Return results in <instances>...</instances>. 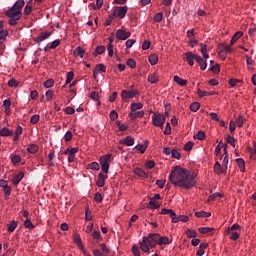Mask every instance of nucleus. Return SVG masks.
<instances>
[{"label":"nucleus","mask_w":256,"mask_h":256,"mask_svg":"<svg viewBox=\"0 0 256 256\" xmlns=\"http://www.w3.org/2000/svg\"><path fill=\"white\" fill-rule=\"evenodd\" d=\"M6 16H8L9 19H21V17H23V12L11 7L6 11Z\"/></svg>","instance_id":"7"},{"label":"nucleus","mask_w":256,"mask_h":256,"mask_svg":"<svg viewBox=\"0 0 256 256\" xmlns=\"http://www.w3.org/2000/svg\"><path fill=\"white\" fill-rule=\"evenodd\" d=\"M73 139V133L71 131H67L66 134L64 135V140L66 142L71 141Z\"/></svg>","instance_id":"62"},{"label":"nucleus","mask_w":256,"mask_h":256,"mask_svg":"<svg viewBox=\"0 0 256 256\" xmlns=\"http://www.w3.org/2000/svg\"><path fill=\"white\" fill-rule=\"evenodd\" d=\"M39 119H41V116H39V114H35L30 118V123H32V125H36V123H39Z\"/></svg>","instance_id":"46"},{"label":"nucleus","mask_w":256,"mask_h":256,"mask_svg":"<svg viewBox=\"0 0 256 256\" xmlns=\"http://www.w3.org/2000/svg\"><path fill=\"white\" fill-rule=\"evenodd\" d=\"M147 81H148V83L155 85V83H157L159 81V76H157V73H153L148 76Z\"/></svg>","instance_id":"21"},{"label":"nucleus","mask_w":256,"mask_h":256,"mask_svg":"<svg viewBox=\"0 0 256 256\" xmlns=\"http://www.w3.org/2000/svg\"><path fill=\"white\" fill-rule=\"evenodd\" d=\"M186 235L187 237H189V239H195V237H197V231L193 229H188L186 230Z\"/></svg>","instance_id":"36"},{"label":"nucleus","mask_w":256,"mask_h":256,"mask_svg":"<svg viewBox=\"0 0 256 256\" xmlns=\"http://www.w3.org/2000/svg\"><path fill=\"white\" fill-rule=\"evenodd\" d=\"M94 200L96 201V203H101L103 201V195L97 192L94 196Z\"/></svg>","instance_id":"63"},{"label":"nucleus","mask_w":256,"mask_h":256,"mask_svg":"<svg viewBox=\"0 0 256 256\" xmlns=\"http://www.w3.org/2000/svg\"><path fill=\"white\" fill-rule=\"evenodd\" d=\"M3 191H4V195L7 199V197H10L11 196V186H5L3 188Z\"/></svg>","instance_id":"58"},{"label":"nucleus","mask_w":256,"mask_h":256,"mask_svg":"<svg viewBox=\"0 0 256 256\" xmlns=\"http://www.w3.org/2000/svg\"><path fill=\"white\" fill-rule=\"evenodd\" d=\"M132 253L134 256H141V251L138 246H132Z\"/></svg>","instance_id":"61"},{"label":"nucleus","mask_w":256,"mask_h":256,"mask_svg":"<svg viewBox=\"0 0 256 256\" xmlns=\"http://www.w3.org/2000/svg\"><path fill=\"white\" fill-rule=\"evenodd\" d=\"M3 107L6 109V111H9V109H11V100L10 99L4 100Z\"/></svg>","instance_id":"59"},{"label":"nucleus","mask_w":256,"mask_h":256,"mask_svg":"<svg viewBox=\"0 0 256 256\" xmlns=\"http://www.w3.org/2000/svg\"><path fill=\"white\" fill-rule=\"evenodd\" d=\"M96 73H105L107 71V66L105 64H97L94 68Z\"/></svg>","instance_id":"27"},{"label":"nucleus","mask_w":256,"mask_h":256,"mask_svg":"<svg viewBox=\"0 0 256 256\" xmlns=\"http://www.w3.org/2000/svg\"><path fill=\"white\" fill-rule=\"evenodd\" d=\"M205 137H206L205 131L200 130L196 135L193 136V139H197L198 141H205Z\"/></svg>","instance_id":"24"},{"label":"nucleus","mask_w":256,"mask_h":256,"mask_svg":"<svg viewBox=\"0 0 256 256\" xmlns=\"http://www.w3.org/2000/svg\"><path fill=\"white\" fill-rule=\"evenodd\" d=\"M51 35L52 32H41L36 38H34V41L37 43V45H40L41 42L49 39Z\"/></svg>","instance_id":"10"},{"label":"nucleus","mask_w":256,"mask_h":256,"mask_svg":"<svg viewBox=\"0 0 256 256\" xmlns=\"http://www.w3.org/2000/svg\"><path fill=\"white\" fill-rule=\"evenodd\" d=\"M169 181L175 187H181V189L189 191V189H193L197 185V176L187 169L175 166L170 172Z\"/></svg>","instance_id":"1"},{"label":"nucleus","mask_w":256,"mask_h":256,"mask_svg":"<svg viewBox=\"0 0 256 256\" xmlns=\"http://www.w3.org/2000/svg\"><path fill=\"white\" fill-rule=\"evenodd\" d=\"M135 175H138V177H147V173L145 172V170L141 169V168H136L134 170Z\"/></svg>","instance_id":"38"},{"label":"nucleus","mask_w":256,"mask_h":256,"mask_svg":"<svg viewBox=\"0 0 256 256\" xmlns=\"http://www.w3.org/2000/svg\"><path fill=\"white\" fill-rule=\"evenodd\" d=\"M172 157L173 159H181V153L177 151V149H172Z\"/></svg>","instance_id":"56"},{"label":"nucleus","mask_w":256,"mask_h":256,"mask_svg":"<svg viewBox=\"0 0 256 256\" xmlns=\"http://www.w3.org/2000/svg\"><path fill=\"white\" fill-rule=\"evenodd\" d=\"M157 245H159V233H150L143 237V241L140 242V249L144 253H149V247L154 249Z\"/></svg>","instance_id":"2"},{"label":"nucleus","mask_w":256,"mask_h":256,"mask_svg":"<svg viewBox=\"0 0 256 256\" xmlns=\"http://www.w3.org/2000/svg\"><path fill=\"white\" fill-rule=\"evenodd\" d=\"M129 37H131V32H127L123 29L116 31V39H119L120 41H126V39H129Z\"/></svg>","instance_id":"8"},{"label":"nucleus","mask_w":256,"mask_h":256,"mask_svg":"<svg viewBox=\"0 0 256 256\" xmlns=\"http://www.w3.org/2000/svg\"><path fill=\"white\" fill-rule=\"evenodd\" d=\"M17 229V221H12L10 224H8V232L13 233Z\"/></svg>","instance_id":"43"},{"label":"nucleus","mask_w":256,"mask_h":256,"mask_svg":"<svg viewBox=\"0 0 256 256\" xmlns=\"http://www.w3.org/2000/svg\"><path fill=\"white\" fill-rule=\"evenodd\" d=\"M88 168L92 169V171H99V169H100L99 163L91 162L90 164H88Z\"/></svg>","instance_id":"44"},{"label":"nucleus","mask_w":256,"mask_h":256,"mask_svg":"<svg viewBox=\"0 0 256 256\" xmlns=\"http://www.w3.org/2000/svg\"><path fill=\"white\" fill-rule=\"evenodd\" d=\"M136 95H139L137 90H122L121 92L122 99H133Z\"/></svg>","instance_id":"9"},{"label":"nucleus","mask_w":256,"mask_h":256,"mask_svg":"<svg viewBox=\"0 0 256 256\" xmlns=\"http://www.w3.org/2000/svg\"><path fill=\"white\" fill-rule=\"evenodd\" d=\"M236 163L240 171H242V173H245V160H243V158H238L236 159Z\"/></svg>","instance_id":"25"},{"label":"nucleus","mask_w":256,"mask_h":256,"mask_svg":"<svg viewBox=\"0 0 256 256\" xmlns=\"http://www.w3.org/2000/svg\"><path fill=\"white\" fill-rule=\"evenodd\" d=\"M116 125L120 131H127V129H129L127 125L121 124V121H117Z\"/></svg>","instance_id":"52"},{"label":"nucleus","mask_w":256,"mask_h":256,"mask_svg":"<svg viewBox=\"0 0 256 256\" xmlns=\"http://www.w3.org/2000/svg\"><path fill=\"white\" fill-rule=\"evenodd\" d=\"M215 228L211 227H200L198 228V231L202 233V235H207V233H211V231H214Z\"/></svg>","instance_id":"31"},{"label":"nucleus","mask_w":256,"mask_h":256,"mask_svg":"<svg viewBox=\"0 0 256 256\" xmlns=\"http://www.w3.org/2000/svg\"><path fill=\"white\" fill-rule=\"evenodd\" d=\"M165 115L159 114V113H154L152 116V125L154 127H160V129H163V126L165 125Z\"/></svg>","instance_id":"4"},{"label":"nucleus","mask_w":256,"mask_h":256,"mask_svg":"<svg viewBox=\"0 0 256 256\" xmlns=\"http://www.w3.org/2000/svg\"><path fill=\"white\" fill-rule=\"evenodd\" d=\"M194 145H195V143H193L192 141H189L184 145L183 149H184V151H191V149H193Z\"/></svg>","instance_id":"51"},{"label":"nucleus","mask_w":256,"mask_h":256,"mask_svg":"<svg viewBox=\"0 0 256 256\" xmlns=\"http://www.w3.org/2000/svg\"><path fill=\"white\" fill-rule=\"evenodd\" d=\"M25 6V0H17L12 8L16 9V11H21L23 7Z\"/></svg>","instance_id":"20"},{"label":"nucleus","mask_w":256,"mask_h":256,"mask_svg":"<svg viewBox=\"0 0 256 256\" xmlns=\"http://www.w3.org/2000/svg\"><path fill=\"white\" fill-rule=\"evenodd\" d=\"M1 137H11L13 136V131L9 130V128L4 127L0 130Z\"/></svg>","instance_id":"18"},{"label":"nucleus","mask_w":256,"mask_h":256,"mask_svg":"<svg viewBox=\"0 0 256 256\" xmlns=\"http://www.w3.org/2000/svg\"><path fill=\"white\" fill-rule=\"evenodd\" d=\"M11 161L14 164L21 163V156L20 155H12Z\"/></svg>","instance_id":"57"},{"label":"nucleus","mask_w":256,"mask_h":256,"mask_svg":"<svg viewBox=\"0 0 256 256\" xmlns=\"http://www.w3.org/2000/svg\"><path fill=\"white\" fill-rule=\"evenodd\" d=\"M148 61L150 65H155L159 61V56H157L156 54H152L148 57Z\"/></svg>","instance_id":"28"},{"label":"nucleus","mask_w":256,"mask_h":256,"mask_svg":"<svg viewBox=\"0 0 256 256\" xmlns=\"http://www.w3.org/2000/svg\"><path fill=\"white\" fill-rule=\"evenodd\" d=\"M120 143L126 145V147H133V145H135V139L131 136H127L125 139L121 140Z\"/></svg>","instance_id":"12"},{"label":"nucleus","mask_w":256,"mask_h":256,"mask_svg":"<svg viewBox=\"0 0 256 256\" xmlns=\"http://www.w3.org/2000/svg\"><path fill=\"white\" fill-rule=\"evenodd\" d=\"M197 95L199 97H207L208 95H217V92L212 91V92H207V91H203L201 89L197 90Z\"/></svg>","instance_id":"23"},{"label":"nucleus","mask_w":256,"mask_h":256,"mask_svg":"<svg viewBox=\"0 0 256 256\" xmlns=\"http://www.w3.org/2000/svg\"><path fill=\"white\" fill-rule=\"evenodd\" d=\"M18 85H19V82H17V80H15V79H10L8 81V86L9 87H17Z\"/></svg>","instance_id":"64"},{"label":"nucleus","mask_w":256,"mask_h":256,"mask_svg":"<svg viewBox=\"0 0 256 256\" xmlns=\"http://www.w3.org/2000/svg\"><path fill=\"white\" fill-rule=\"evenodd\" d=\"M55 85V80L53 79H48L44 82V87L46 89H51V87H53Z\"/></svg>","instance_id":"42"},{"label":"nucleus","mask_w":256,"mask_h":256,"mask_svg":"<svg viewBox=\"0 0 256 256\" xmlns=\"http://www.w3.org/2000/svg\"><path fill=\"white\" fill-rule=\"evenodd\" d=\"M185 57L188 65H190V67H193V65H195V62H193L195 60V54H193V52H187L185 53Z\"/></svg>","instance_id":"13"},{"label":"nucleus","mask_w":256,"mask_h":256,"mask_svg":"<svg viewBox=\"0 0 256 256\" xmlns=\"http://www.w3.org/2000/svg\"><path fill=\"white\" fill-rule=\"evenodd\" d=\"M93 219V215L91 214V210L86 208L85 210V221H91Z\"/></svg>","instance_id":"50"},{"label":"nucleus","mask_w":256,"mask_h":256,"mask_svg":"<svg viewBox=\"0 0 256 256\" xmlns=\"http://www.w3.org/2000/svg\"><path fill=\"white\" fill-rule=\"evenodd\" d=\"M243 123H245V118L240 114L236 120V125L237 127H243Z\"/></svg>","instance_id":"45"},{"label":"nucleus","mask_w":256,"mask_h":256,"mask_svg":"<svg viewBox=\"0 0 256 256\" xmlns=\"http://www.w3.org/2000/svg\"><path fill=\"white\" fill-rule=\"evenodd\" d=\"M154 21L156 23H161V21H163V14H162V12H159V13L155 14Z\"/></svg>","instance_id":"53"},{"label":"nucleus","mask_w":256,"mask_h":256,"mask_svg":"<svg viewBox=\"0 0 256 256\" xmlns=\"http://www.w3.org/2000/svg\"><path fill=\"white\" fill-rule=\"evenodd\" d=\"M241 37H243V32L242 31L236 32L230 40V47H233V45H235V43H237V41H239Z\"/></svg>","instance_id":"14"},{"label":"nucleus","mask_w":256,"mask_h":256,"mask_svg":"<svg viewBox=\"0 0 256 256\" xmlns=\"http://www.w3.org/2000/svg\"><path fill=\"white\" fill-rule=\"evenodd\" d=\"M127 6H115L113 8V17H119V19H125V15H127L128 11Z\"/></svg>","instance_id":"5"},{"label":"nucleus","mask_w":256,"mask_h":256,"mask_svg":"<svg viewBox=\"0 0 256 256\" xmlns=\"http://www.w3.org/2000/svg\"><path fill=\"white\" fill-rule=\"evenodd\" d=\"M126 64L128 67H130V69H135V67H137V62H135L132 58H129Z\"/></svg>","instance_id":"47"},{"label":"nucleus","mask_w":256,"mask_h":256,"mask_svg":"<svg viewBox=\"0 0 256 256\" xmlns=\"http://www.w3.org/2000/svg\"><path fill=\"white\" fill-rule=\"evenodd\" d=\"M214 171L216 175H222L223 173H227V169L221 166V163H219V161H216L214 165Z\"/></svg>","instance_id":"11"},{"label":"nucleus","mask_w":256,"mask_h":256,"mask_svg":"<svg viewBox=\"0 0 256 256\" xmlns=\"http://www.w3.org/2000/svg\"><path fill=\"white\" fill-rule=\"evenodd\" d=\"M159 207H161V204L155 202L153 199H150L148 209H159Z\"/></svg>","instance_id":"29"},{"label":"nucleus","mask_w":256,"mask_h":256,"mask_svg":"<svg viewBox=\"0 0 256 256\" xmlns=\"http://www.w3.org/2000/svg\"><path fill=\"white\" fill-rule=\"evenodd\" d=\"M200 108H201V104L199 102H193L190 105V111H193V113H197V111H199Z\"/></svg>","instance_id":"32"},{"label":"nucleus","mask_w":256,"mask_h":256,"mask_svg":"<svg viewBox=\"0 0 256 256\" xmlns=\"http://www.w3.org/2000/svg\"><path fill=\"white\" fill-rule=\"evenodd\" d=\"M73 77H75V73H73L72 71L68 72L66 75V85H69V83H71L73 81Z\"/></svg>","instance_id":"41"},{"label":"nucleus","mask_w":256,"mask_h":256,"mask_svg":"<svg viewBox=\"0 0 256 256\" xmlns=\"http://www.w3.org/2000/svg\"><path fill=\"white\" fill-rule=\"evenodd\" d=\"M174 81L177 83V85H180V87H187V80L182 79L179 76H174Z\"/></svg>","instance_id":"19"},{"label":"nucleus","mask_w":256,"mask_h":256,"mask_svg":"<svg viewBox=\"0 0 256 256\" xmlns=\"http://www.w3.org/2000/svg\"><path fill=\"white\" fill-rule=\"evenodd\" d=\"M235 138H233L231 135H228L226 137V143H228L229 145H232L233 147H235Z\"/></svg>","instance_id":"55"},{"label":"nucleus","mask_w":256,"mask_h":256,"mask_svg":"<svg viewBox=\"0 0 256 256\" xmlns=\"http://www.w3.org/2000/svg\"><path fill=\"white\" fill-rule=\"evenodd\" d=\"M24 177H25V174L23 172H20L18 175H15L12 178L13 185L17 186L18 183H21V181L23 180Z\"/></svg>","instance_id":"16"},{"label":"nucleus","mask_w":256,"mask_h":256,"mask_svg":"<svg viewBox=\"0 0 256 256\" xmlns=\"http://www.w3.org/2000/svg\"><path fill=\"white\" fill-rule=\"evenodd\" d=\"M59 45H61V40L56 39L50 44L49 49H57Z\"/></svg>","instance_id":"49"},{"label":"nucleus","mask_w":256,"mask_h":256,"mask_svg":"<svg viewBox=\"0 0 256 256\" xmlns=\"http://www.w3.org/2000/svg\"><path fill=\"white\" fill-rule=\"evenodd\" d=\"M74 55L83 58V55H85V50L81 48V46H78L74 51Z\"/></svg>","instance_id":"33"},{"label":"nucleus","mask_w":256,"mask_h":256,"mask_svg":"<svg viewBox=\"0 0 256 256\" xmlns=\"http://www.w3.org/2000/svg\"><path fill=\"white\" fill-rule=\"evenodd\" d=\"M37 151H39V147L35 144H31L27 148L28 153H37Z\"/></svg>","instance_id":"39"},{"label":"nucleus","mask_w":256,"mask_h":256,"mask_svg":"<svg viewBox=\"0 0 256 256\" xmlns=\"http://www.w3.org/2000/svg\"><path fill=\"white\" fill-rule=\"evenodd\" d=\"M170 243L171 242H169V237L159 235L158 245H169Z\"/></svg>","instance_id":"22"},{"label":"nucleus","mask_w":256,"mask_h":256,"mask_svg":"<svg viewBox=\"0 0 256 256\" xmlns=\"http://www.w3.org/2000/svg\"><path fill=\"white\" fill-rule=\"evenodd\" d=\"M161 215H170V217H173L175 215V211L173 209L163 208L161 210Z\"/></svg>","instance_id":"35"},{"label":"nucleus","mask_w":256,"mask_h":256,"mask_svg":"<svg viewBox=\"0 0 256 256\" xmlns=\"http://www.w3.org/2000/svg\"><path fill=\"white\" fill-rule=\"evenodd\" d=\"M105 46L101 45V46H98L96 49H95V52H94V55H103V53H105Z\"/></svg>","instance_id":"40"},{"label":"nucleus","mask_w":256,"mask_h":256,"mask_svg":"<svg viewBox=\"0 0 256 256\" xmlns=\"http://www.w3.org/2000/svg\"><path fill=\"white\" fill-rule=\"evenodd\" d=\"M200 53L202 54V57L198 54H195V61L200 66L201 71H205L207 69V58L209 57V54L207 53V44H200ZM204 59V60H203Z\"/></svg>","instance_id":"3"},{"label":"nucleus","mask_w":256,"mask_h":256,"mask_svg":"<svg viewBox=\"0 0 256 256\" xmlns=\"http://www.w3.org/2000/svg\"><path fill=\"white\" fill-rule=\"evenodd\" d=\"M24 226L26 227V229H35V225H33V223L31 222V220L27 219L24 222Z\"/></svg>","instance_id":"60"},{"label":"nucleus","mask_w":256,"mask_h":256,"mask_svg":"<svg viewBox=\"0 0 256 256\" xmlns=\"http://www.w3.org/2000/svg\"><path fill=\"white\" fill-rule=\"evenodd\" d=\"M107 179V176L103 175V173H100L98 175V180L96 182V185L98 187H105V180Z\"/></svg>","instance_id":"17"},{"label":"nucleus","mask_w":256,"mask_h":256,"mask_svg":"<svg viewBox=\"0 0 256 256\" xmlns=\"http://www.w3.org/2000/svg\"><path fill=\"white\" fill-rule=\"evenodd\" d=\"M130 108H131V111L136 112V111H138V109H143V103H141V102L132 103Z\"/></svg>","instance_id":"30"},{"label":"nucleus","mask_w":256,"mask_h":256,"mask_svg":"<svg viewBox=\"0 0 256 256\" xmlns=\"http://www.w3.org/2000/svg\"><path fill=\"white\" fill-rule=\"evenodd\" d=\"M109 117L111 121H117V119L119 118V114L117 113V111L112 110L109 114Z\"/></svg>","instance_id":"48"},{"label":"nucleus","mask_w":256,"mask_h":256,"mask_svg":"<svg viewBox=\"0 0 256 256\" xmlns=\"http://www.w3.org/2000/svg\"><path fill=\"white\" fill-rule=\"evenodd\" d=\"M109 161H111V154H106L100 157L102 173H109Z\"/></svg>","instance_id":"6"},{"label":"nucleus","mask_w":256,"mask_h":256,"mask_svg":"<svg viewBox=\"0 0 256 256\" xmlns=\"http://www.w3.org/2000/svg\"><path fill=\"white\" fill-rule=\"evenodd\" d=\"M74 243H76L79 249H83V242L81 241V236L79 234L74 235Z\"/></svg>","instance_id":"26"},{"label":"nucleus","mask_w":256,"mask_h":256,"mask_svg":"<svg viewBox=\"0 0 256 256\" xmlns=\"http://www.w3.org/2000/svg\"><path fill=\"white\" fill-rule=\"evenodd\" d=\"M100 247L103 253H106V255H109L111 253V249H109V247H107L105 243L100 244Z\"/></svg>","instance_id":"54"},{"label":"nucleus","mask_w":256,"mask_h":256,"mask_svg":"<svg viewBox=\"0 0 256 256\" xmlns=\"http://www.w3.org/2000/svg\"><path fill=\"white\" fill-rule=\"evenodd\" d=\"M147 147H149V141L146 140L144 144H138L135 146L136 151H140L141 153H145L147 151Z\"/></svg>","instance_id":"15"},{"label":"nucleus","mask_w":256,"mask_h":256,"mask_svg":"<svg viewBox=\"0 0 256 256\" xmlns=\"http://www.w3.org/2000/svg\"><path fill=\"white\" fill-rule=\"evenodd\" d=\"M238 229H241V226L239 224H233L226 230V235H230L231 232L238 231Z\"/></svg>","instance_id":"34"},{"label":"nucleus","mask_w":256,"mask_h":256,"mask_svg":"<svg viewBox=\"0 0 256 256\" xmlns=\"http://www.w3.org/2000/svg\"><path fill=\"white\" fill-rule=\"evenodd\" d=\"M195 216L198 218H207V217H211V212H205V211H201V212H196Z\"/></svg>","instance_id":"37"}]
</instances>
